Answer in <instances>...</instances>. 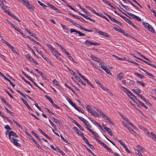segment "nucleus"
I'll use <instances>...</instances> for the list:
<instances>
[{
    "label": "nucleus",
    "mask_w": 156,
    "mask_h": 156,
    "mask_svg": "<svg viewBox=\"0 0 156 156\" xmlns=\"http://www.w3.org/2000/svg\"><path fill=\"white\" fill-rule=\"evenodd\" d=\"M46 46L51 50L54 55L59 60H61L62 58L59 56H60L61 55L57 51L55 48L52 47L50 44H46Z\"/></svg>",
    "instance_id": "1"
},
{
    "label": "nucleus",
    "mask_w": 156,
    "mask_h": 156,
    "mask_svg": "<svg viewBox=\"0 0 156 156\" xmlns=\"http://www.w3.org/2000/svg\"><path fill=\"white\" fill-rule=\"evenodd\" d=\"M85 43L86 45L87 46L89 47L91 45H100L97 42H93L89 40H86Z\"/></svg>",
    "instance_id": "2"
},
{
    "label": "nucleus",
    "mask_w": 156,
    "mask_h": 156,
    "mask_svg": "<svg viewBox=\"0 0 156 156\" xmlns=\"http://www.w3.org/2000/svg\"><path fill=\"white\" fill-rule=\"evenodd\" d=\"M102 127L104 129L105 131L107 132L108 134L111 136H112V133L110 129L106 127L105 125L104 124L102 125Z\"/></svg>",
    "instance_id": "3"
},
{
    "label": "nucleus",
    "mask_w": 156,
    "mask_h": 156,
    "mask_svg": "<svg viewBox=\"0 0 156 156\" xmlns=\"http://www.w3.org/2000/svg\"><path fill=\"white\" fill-rule=\"evenodd\" d=\"M70 32L71 33H73V32L76 33H78L79 34V35L80 36H82L85 35V34L83 33L80 32V31H78L73 29H71L70 30Z\"/></svg>",
    "instance_id": "4"
},
{
    "label": "nucleus",
    "mask_w": 156,
    "mask_h": 156,
    "mask_svg": "<svg viewBox=\"0 0 156 156\" xmlns=\"http://www.w3.org/2000/svg\"><path fill=\"white\" fill-rule=\"evenodd\" d=\"M12 136H15L18 137V136L17 135L16 133L14 132L11 131H10L9 134V139L11 140L12 139Z\"/></svg>",
    "instance_id": "5"
},
{
    "label": "nucleus",
    "mask_w": 156,
    "mask_h": 156,
    "mask_svg": "<svg viewBox=\"0 0 156 156\" xmlns=\"http://www.w3.org/2000/svg\"><path fill=\"white\" fill-rule=\"evenodd\" d=\"M101 67L102 69L104 70L109 75L112 74L110 70L108 68H107L104 65H101Z\"/></svg>",
    "instance_id": "6"
},
{
    "label": "nucleus",
    "mask_w": 156,
    "mask_h": 156,
    "mask_svg": "<svg viewBox=\"0 0 156 156\" xmlns=\"http://www.w3.org/2000/svg\"><path fill=\"white\" fill-rule=\"evenodd\" d=\"M26 57L31 62H33L34 63H35L36 64H38V63L37 62L35 61L33 58H32V57L30 56V55L28 54L26 55Z\"/></svg>",
    "instance_id": "7"
},
{
    "label": "nucleus",
    "mask_w": 156,
    "mask_h": 156,
    "mask_svg": "<svg viewBox=\"0 0 156 156\" xmlns=\"http://www.w3.org/2000/svg\"><path fill=\"white\" fill-rule=\"evenodd\" d=\"M106 15L108 16L109 18L112 21L114 22L115 23L117 24L118 25H122L121 23H120L119 21L116 20L114 18L106 14Z\"/></svg>",
    "instance_id": "8"
},
{
    "label": "nucleus",
    "mask_w": 156,
    "mask_h": 156,
    "mask_svg": "<svg viewBox=\"0 0 156 156\" xmlns=\"http://www.w3.org/2000/svg\"><path fill=\"white\" fill-rule=\"evenodd\" d=\"M12 137V139L10 140V141L13 143L14 144L17 146H20L21 144L19 143H18L17 141H18L16 139H14Z\"/></svg>",
    "instance_id": "9"
},
{
    "label": "nucleus",
    "mask_w": 156,
    "mask_h": 156,
    "mask_svg": "<svg viewBox=\"0 0 156 156\" xmlns=\"http://www.w3.org/2000/svg\"><path fill=\"white\" fill-rule=\"evenodd\" d=\"M101 116L105 120H108L109 123L111 124H112V122L111 120L105 114L103 113L101 115Z\"/></svg>",
    "instance_id": "10"
},
{
    "label": "nucleus",
    "mask_w": 156,
    "mask_h": 156,
    "mask_svg": "<svg viewBox=\"0 0 156 156\" xmlns=\"http://www.w3.org/2000/svg\"><path fill=\"white\" fill-rule=\"evenodd\" d=\"M38 130L43 135H44L46 138L49 140H52V138L49 137L45 133H44L41 129L40 128L38 129Z\"/></svg>",
    "instance_id": "11"
},
{
    "label": "nucleus",
    "mask_w": 156,
    "mask_h": 156,
    "mask_svg": "<svg viewBox=\"0 0 156 156\" xmlns=\"http://www.w3.org/2000/svg\"><path fill=\"white\" fill-rule=\"evenodd\" d=\"M26 7L30 10L33 11L34 10V7L31 4L27 3V5L26 6Z\"/></svg>",
    "instance_id": "12"
},
{
    "label": "nucleus",
    "mask_w": 156,
    "mask_h": 156,
    "mask_svg": "<svg viewBox=\"0 0 156 156\" xmlns=\"http://www.w3.org/2000/svg\"><path fill=\"white\" fill-rule=\"evenodd\" d=\"M21 100L22 101L23 104L26 105V106L27 107V108L29 110H32V109L29 105L28 104L27 102L23 98L21 99Z\"/></svg>",
    "instance_id": "13"
},
{
    "label": "nucleus",
    "mask_w": 156,
    "mask_h": 156,
    "mask_svg": "<svg viewBox=\"0 0 156 156\" xmlns=\"http://www.w3.org/2000/svg\"><path fill=\"white\" fill-rule=\"evenodd\" d=\"M120 16L122 18H123L124 20L126 21L127 23H129L130 25L131 24H133V23L131 21L129 20V19L126 18L124 16Z\"/></svg>",
    "instance_id": "14"
},
{
    "label": "nucleus",
    "mask_w": 156,
    "mask_h": 156,
    "mask_svg": "<svg viewBox=\"0 0 156 156\" xmlns=\"http://www.w3.org/2000/svg\"><path fill=\"white\" fill-rule=\"evenodd\" d=\"M84 123L85 124L86 127L87 129L88 130V129H90V128L92 127L91 125H90V123L87 120H86Z\"/></svg>",
    "instance_id": "15"
},
{
    "label": "nucleus",
    "mask_w": 156,
    "mask_h": 156,
    "mask_svg": "<svg viewBox=\"0 0 156 156\" xmlns=\"http://www.w3.org/2000/svg\"><path fill=\"white\" fill-rule=\"evenodd\" d=\"M89 112L92 115L94 116L97 117L98 116V113L95 112V110H93V109L90 111Z\"/></svg>",
    "instance_id": "16"
},
{
    "label": "nucleus",
    "mask_w": 156,
    "mask_h": 156,
    "mask_svg": "<svg viewBox=\"0 0 156 156\" xmlns=\"http://www.w3.org/2000/svg\"><path fill=\"white\" fill-rule=\"evenodd\" d=\"M99 34L101 35L106 37L107 38H109L110 37V36L106 33L104 32L101 31V32H99Z\"/></svg>",
    "instance_id": "17"
},
{
    "label": "nucleus",
    "mask_w": 156,
    "mask_h": 156,
    "mask_svg": "<svg viewBox=\"0 0 156 156\" xmlns=\"http://www.w3.org/2000/svg\"><path fill=\"white\" fill-rule=\"evenodd\" d=\"M147 29L149 31H151L154 33H155V31L154 30L153 27L152 26L149 24V25L148 26Z\"/></svg>",
    "instance_id": "18"
},
{
    "label": "nucleus",
    "mask_w": 156,
    "mask_h": 156,
    "mask_svg": "<svg viewBox=\"0 0 156 156\" xmlns=\"http://www.w3.org/2000/svg\"><path fill=\"white\" fill-rule=\"evenodd\" d=\"M132 91L134 93L138 94L139 93H141V90L139 89H134L132 90Z\"/></svg>",
    "instance_id": "19"
},
{
    "label": "nucleus",
    "mask_w": 156,
    "mask_h": 156,
    "mask_svg": "<svg viewBox=\"0 0 156 156\" xmlns=\"http://www.w3.org/2000/svg\"><path fill=\"white\" fill-rule=\"evenodd\" d=\"M129 131L131 133L133 134L135 136H138L137 133L134 130H133V129L132 128H131L130 129H129Z\"/></svg>",
    "instance_id": "20"
},
{
    "label": "nucleus",
    "mask_w": 156,
    "mask_h": 156,
    "mask_svg": "<svg viewBox=\"0 0 156 156\" xmlns=\"http://www.w3.org/2000/svg\"><path fill=\"white\" fill-rule=\"evenodd\" d=\"M55 151L58 152L60 153L62 155H64L65 154V153L59 148L57 147L55 149Z\"/></svg>",
    "instance_id": "21"
},
{
    "label": "nucleus",
    "mask_w": 156,
    "mask_h": 156,
    "mask_svg": "<svg viewBox=\"0 0 156 156\" xmlns=\"http://www.w3.org/2000/svg\"><path fill=\"white\" fill-rule=\"evenodd\" d=\"M149 136L151 137L154 140H156V135L153 132H152L150 134Z\"/></svg>",
    "instance_id": "22"
},
{
    "label": "nucleus",
    "mask_w": 156,
    "mask_h": 156,
    "mask_svg": "<svg viewBox=\"0 0 156 156\" xmlns=\"http://www.w3.org/2000/svg\"><path fill=\"white\" fill-rule=\"evenodd\" d=\"M74 130L76 131L77 132V133L78 135H82V133L81 131L76 127H74L73 128Z\"/></svg>",
    "instance_id": "23"
},
{
    "label": "nucleus",
    "mask_w": 156,
    "mask_h": 156,
    "mask_svg": "<svg viewBox=\"0 0 156 156\" xmlns=\"http://www.w3.org/2000/svg\"><path fill=\"white\" fill-rule=\"evenodd\" d=\"M120 86L123 88V89L124 90V91L126 93H129V90L127 88H126L125 87H124L123 86H122L121 85H120Z\"/></svg>",
    "instance_id": "24"
},
{
    "label": "nucleus",
    "mask_w": 156,
    "mask_h": 156,
    "mask_svg": "<svg viewBox=\"0 0 156 156\" xmlns=\"http://www.w3.org/2000/svg\"><path fill=\"white\" fill-rule=\"evenodd\" d=\"M37 2L41 6H42L45 9H46V8L47 7V6L45 5L43 3H41L40 1H38Z\"/></svg>",
    "instance_id": "25"
},
{
    "label": "nucleus",
    "mask_w": 156,
    "mask_h": 156,
    "mask_svg": "<svg viewBox=\"0 0 156 156\" xmlns=\"http://www.w3.org/2000/svg\"><path fill=\"white\" fill-rule=\"evenodd\" d=\"M127 14L132 18L135 19L136 15L129 12H127Z\"/></svg>",
    "instance_id": "26"
},
{
    "label": "nucleus",
    "mask_w": 156,
    "mask_h": 156,
    "mask_svg": "<svg viewBox=\"0 0 156 156\" xmlns=\"http://www.w3.org/2000/svg\"><path fill=\"white\" fill-rule=\"evenodd\" d=\"M117 78L119 80H121L123 78V74L122 73H120L117 75Z\"/></svg>",
    "instance_id": "27"
},
{
    "label": "nucleus",
    "mask_w": 156,
    "mask_h": 156,
    "mask_svg": "<svg viewBox=\"0 0 156 156\" xmlns=\"http://www.w3.org/2000/svg\"><path fill=\"white\" fill-rule=\"evenodd\" d=\"M39 54L42 56V58L44 59L45 60H46V61H49V59L48 58L46 57L43 55V54L41 51L39 53Z\"/></svg>",
    "instance_id": "28"
},
{
    "label": "nucleus",
    "mask_w": 156,
    "mask_h": 156,
    "mask_svg": "<svg viewBox=\"0 0 156 156\" xmlns=\"http://www.w3.org/2000/svg\"><path fill=\"white\" fill-rule=\"evenodd\" d=\"M4 79L7 80L8 82H9L10 83V84L13 87H14L15 86V84H13V83L12 82H11V81L9 79H8V78H7L6 77H5Z\"/></svg>",
    "instance_id": "29"
},
{
    "label": "nucleus",
    "mask_w": 156,
    "mask_h": 156,
    "mask_svg": "<svg viewBox=\"0 0 156 156\" xmlns=\"http://www.w3.org/2000/svg\"><path fill=\"white\" fill-rule=\"evenodd\" d=\"M88 130L94 136H97V133L96 132L94 131L91 129H88Z\"/></svg>",
    "instance_id": "30"
},
{
    "label": "nucleus",
    "mask_w": 156,
    "mask_h": 156,
    "mask_svg": "<svg viewBox=\"0 0 156 156\" xmlns=\"http://www.w3.org/2000/svg\"><path fill=\"white\" fill-rule=\"evenodd\" d=\"M11 17H12L13 18L15 19L18 22H20V20L17 17H16L15 16L12 14H11L10 15Z\"/></svg>",
    "instance_id": "31"
},
{
    "label": "nucleus",
    "mask_w": 156,
    "mask_h": 156,
    "mask_svg": "<svg viewBox=\"0 0 156 156\" xmlns=\"http://www.w3.org/2000/svg\"><path fill=\"white\" fill-rule=\"evenodd\" d=\"M76 109L79 112H81L82 113H84V111L83 109L81 108H76Z\"/></svg>",
    "instance_id": "32"
},
{
    "label": "nucleus",
    "mask_w": 156,
    "mask_h": 156,
    "mask_svg": "<svg viewBox=\"0 0 156 156\" xmlns=\"http://www.w3.org/2000/svg\"><path fill=\"white\" fill-rule=\"evenodd\" d=\"M60 137L61 138L62 140L65 142L67 144H69V142L66 140V139L64 138L63 136L62 135H60Z\"/></svg>",
    "instance_id": "33"
},
{
    "label": "nucleus",
    "mask_w": 156,
    "mask_h": 156,
    "mask_svg": "<svg viewBox=\"0 0 156 156\" xmlns=\"http://www.w3.org/2000/svg\"><path fill=\"white\" fill-rule=\"evenodd\" d=\"M82 139H83V140L86 143V144H87V143H88V140L85 137L84 135H82Z\"/></svg>",
    "instance_id": "34"
},
{
    "label": "nucleus",
    "mask_w": 156,
    "mask_h": 156,
    "mask_svg": "<svg viewBox=\"0 0 156 156\" xmlns=\"http://www.w3.org/2000/svg\"><path fill=\"white\" fill-rule=\"evenodd\" d=\"M135 74L138 77L140 78H143L144 77V76L143 75L140 74L138 73H135Z\"/></svg>",
    "instance_id": "35"
},
{
    "label": "nucleus",
    "mask_w": 156,
    "mask_h": 156,
    "mask_svg": "<svg viewBox=\"0 0 156 156\" xmlns=\"http://www.w3.org/2000/svg\"><path fill=\"white\" fill-rule=\"evenodd\" d=\"M16 91L18 93H19L20 95L22 96L25 99H26V97L25 95L24 94H23L21 91H20L19 90H17Z\"/></svg>",
    "instance_id": "36"
},
{
    "label": "nucleus",
    "mask_w": 156,
    "mask_h": 156,
    "mask_svg": "<svg viewBox=\"0 0 156 156\" xmlns=\"http://www.w3.org/2000/svg\"><path fill=\"white\" fill-rule=\"evenodd\" d=\"M86 109L87 111L89 112L92 109V108H91L90 106V105H87L86 107Z\"/></svg>",
    "instance_id": "37"
},
{
    "label": "nucleus",
    "mask_w": 156,
    "mask_h": 156,
    "mask_svg": "<svg viewBox=\"0 0 156 156\" xmlns=\"http://www.w3.org/2000/svg\"><path fill=\"white\" fill-rule=\"evenodd\" d=\"M51 103V104H52V105H53V106L55 108H58V109H59V107L57 105H56L54 103V102H53V101H52Z\"/></svg>",
    "instance_id": "38"
},
{
    "label": "nucleus",
    "mask_w": 156,
    "mask_h": 156,
    "mask_svg": "<svg viewBox=\"0 0 156 156\" xmlns=\"http://www.w3.org/2000/svg\"><path fill=\"white\" fill-rule=\"evenodd\" d=\"M143 24L144 27L146 29L147 28L148 26L149 25V24L148 23H145L144 22H143Z\"/></svg>",
    "instance_id": "39"
},
{
    "label": "nucleus",
    "mask_w": 156,
    "mask_h": 156,
    "mask_svg": "<svg viewBox=\"0 0 156 156\" xmlns=\"http://www.w3.org/2000/svg\"><path fill=\"white\" fill-rule=\"evenodd\" d=\"M34 143L35 144H36V145L37 147V148L38 149H41V148L40 147V145L37 143V141L36 140L34 141Z\"/></svg>",
    "instance_id": "40"
},
{
    "label": "nucleus",
    "mask_w": 156,
    "mask_h": 156,
    "mask_svg": "<svg viewBox=\"0 0 156 156\" xmlns=\"http://www.w3.org/2000/svg\"><path fill=\"white\" fill-rule=\"evenodd\" d=\"M49 122H50L51 125L52 127H53L54 128L56 129V126L51 121V120L50 119L49 120Z\"/></svg>",
    "instance_id": "41"
},
{
    "label": "nucleus",
    "mask_w": 156,
    "mask_h": 156,
    "mask_svg": "<svg viewBox=\"0 0 156 156\" xmlns=\"http://www.w3.org/2000/svg\"><path fill=\"white\" fill-rule=\"evenodd\" d=\"M91 58H92V59L97 62V61H98V60H99V59L98 58L93 56H91Z\"/></svg>",
    "instance_id": "42"
},
{
    "label": "nucleus",
    "mask_w": 156,
    "mask_h": 156,
    "mask_svg": "<svg viewBox=\"0 0 156 156\" xmlns=\"http://www.w3.org/2000/svg\"><path fill=\"white\" fill-rule=\"evenodd\" d=\"M29 3V1L27 0H23L22 3L26 6L27 5V3Z\"/></svg>",
    "instance_id": "43"
},
{
    "label": "nucleus",
    "mask_w": 156,
    "mask_h": 156,
    "mask_svg": "<svg viewBox=\"0 0 156 156\" xmlns=\"http://www.w3.org/2000/svg\"><path fill=\"white\" fill-rule=\"evenodd\" d=\"M68 69L69 70V71L71 73L72 75H73L74 76H76V75H75L76 73L73 70H71L69 68H68Z\"/></svg>",
    "instance_id": "44"
},
{
    "label": "nucleus",
    "mask_w": 156,
    "mask_h": 156,
    "mask_svg": "<svg viewBox=\"0 0 156 156\" xmlns=\"http://www.w3.org/2000/svg\"><path fill=\"white\" fill-rule=\"evenodd\" d=\"M136 83H137L139 84L143 87H144L145 86V84L144 83L141 82L138 80L137 81Z\"/></svg>",
    "instance_id": "45"
},
{
    "label": "nucleus",
    "mask_w": 156,
    "mask_h": 156,
    "mask_svg": "<svg viewBox=\"0 0 156 156\" xmlns=\"http://www.w3.org/2000/svg\"><path fill=\"white\" fill-rule=\"evenodd\" d=\"M137 148L139 149V150L140 151H143V150L144 149V148L141 146L140 145H137Z\"/></svg>",
    "instance_id": "46"
},
{
    "label": "nucleus",
    "mask_w": 156,
    "mask_h": 156,
    "mask_svg": "<svg viewBox=\"0 0 156 156\" xmlns=\"http://www.w3.org/2000/svg\"><path fill=\"white\" fill-rule=\"evenodd\" d=\"M78 118L82 121L83 123L86 121V120L83 118V117L80 116H78Z\"/></svg>",
    "instance_id": "47"
},
{
    "label": "nucleus",
    "mask_w": 156,
    "mask_h": 156,
    "mask_svg": "<svg viewBox=\"0 0 156 156\" xmlns=\"http://www.w3.org/2000/svg\"><path fill=\"white\" fill-rule=\"evenodd\" d=\"M60 25L63 29L66 30H68V28H67V27L66 26L63 25L62 23H61Z\"/></svg>",
    "instance_id": "48"
},
{
    "label": "nucleus",
    "mask_w": 156,
    "mask_h": 156,
    "mask_svg": "<svg viewBox=\"0 0 156 156\" xmlns=\"http://www.w3.org/2000/svg\"><path fill=\"white\" fill-rule=\"evenodd\" d=\"M118 142L123 147L126 146V145L123 143L122 140H118Z\"/></svg>",
    "instance_id": "49"
},
{
    "label": "nucleus",
    "mask_w": 156,
    "mask_h": 156,
    "mask_svg": "<svg viewBox=\"0 0 156 156\" xmlns=\"http://www.w3.org/2000/svg\"><path fill=\"white\" fill-rule=\"evenodd\" d=\"M114 57H115V58H116L117 59H118V60H123V59L122 58H120L119 57L116 55H112Z\"/></svg>",
    "instance_id": "50"
},
{
    "label": "nucleus",
    "mask_w": 156,
    "mask_h": 156,
    "mask_svg": "<svg viewBox=\"0 0 156 156\" xmlns=\"http://www.w3.org/2000/svg\"><path fill=\"white\" fill-rule=\"evenodd\" d=\"M128 2L131 4L137 10H138V8L135 5H134L130 1H129V0H127Z\"/></svg>",
    "instance_id": "51"
},
{
    "label": "nucleus",
    "mask_w": 156,
    "mask_h": 156,
    "mask_svg": "<svg viewBox=\"0 0 156 156\" xmlns=\"http://www.w3.org/2000/svg\"><path fill=\"white\" fill-rule=\"evenodd\" d=\"M113 29L114 30L118 32H119L121 30L120 27H114Z\"/></svg>",
    "instance_id": "52"
},
{
    "label": "nucleus",
    "mask_w": 156,
    "mask_h": 156,
    "mask_svg": "<svg viewBox=\"0 0 156 156\" xmlns=\"http://www.w3.org/2000/svg\"><path fill=\"white\" fill-rule=\"evenodd\" d=\"M71 105L75 109L76 108H78V107H77L76 105L73 102H71Z\"/></svg>",
    "instance_id": "53"
},
{
    "label": "nucleus",
    "mask_w": 156,
    "mask_h": 156,
    "mask_svg": "<svg viewBox=\"0 0 156 156\" xmlns=\"http://www.w3.org/2000/svg\"><path fill=\"white\" fill-rule=\"evenodd\" d=\"M53 120L56 123H59V121L55 118L53 117Z\"/></svg>",
    "instance_id": "54"
},
{
    "label": "nucleus",
    "mask_w": 156,
    "mask_h": 156,
    "mask_svg": "<svg viewBox=\"0 0 156 156\" xmlns=\"http://www.w3.org/2000/svg\"><path fill=\"white\" fill-rule=\"evenodd\" d=\"M45 97L46 98L48 99V100L51 102L52 100L51 98L48 95H46Z\"/></svg>",
    "instance_id": "55"
},
{
    "label": "nucleus",
    "mask_w": 156,
    "mask_h": 156,
    "mask_svg": "<svg viewBox=\"0 0 156 156\" xmlns=\"http://www.w3.org/2000/svg\"><path fill=\"white\" fill-rule=\"evenodd\" d=\"M48 5L50 8H51L53 10H54V9L56 8L53 5L50 4H48Z\"/></svg>",
    "instance_id": "56"
},
{
    "label": "nucleus",
    "mask_w": 156,
    "mask_h": 156,
    "mask_svg": "<svg viewBox=\"0 0 156 156\" xmlns=\"http://www.w3.org/2000/svg\"><path fill=\"white\" fill-rule=\"evenodd\" d=\"M25 77L30 80L31 81L33 82V80L30 76H29L27 75H25Z\"/></svg>",
    "instance_id": "57"
},
{
    "label": "nucleus",
    "mask_w": 156,
    "mask_h": 156,
    "mask_svg": "<svg viewBox=\"0 0 156 156\" xmlns=\"http://www.w3.org/2000/svg\"><path fill=\"white\" fill-rule=\"evenodd\" d=\"M120 4L123 7H124L125 9H126V10H129V8L126 6V5H123L121 3H120Z\"/></svg>",
    "instance_id": "58"
},
{
    "label": "nucleus",
    "mask_w": 156,
    "mask_h": 156,
    "mask_svg": "<svg viewBox=\"0 0 156 156\" xmlns=\"http://www.w3.org/2000/svg\"><path fill=\"white\" fill-rule=\"evenodd\" d=\"M97 62L99 63V65L101 67V65H104L103 64V62L102 61H101V60L100 59H99V60H98V61H97Z\"/></svg>",
    "instance_id": "59"
},
{
    "label": "nucleus",
    "mask_w": 156,
    "mask_h": 156,
    "mask_svg": "<svg viewBox=\"0 0 156 156\" xmlns=\"http://www.w3.org/2000/svg\"><path fill=\"white\" fill-rule=\"evenodd\" d=\"M106 4L108 5L110 7H112V8H114V9H115V8L113 7V6H112V5H111L109 3V2L107 1V2H106Z\"/></svg>",
    "instance_id": "60"
},
{
    "label": "nucleus",
    "mask_w": 156,
    "mask_h": 156,
    "mask_svg": "<svg viewBox=\"0 0 156 156\" xmlns=\"http://www.w3.org/2000/svg\"><path fill=\"white\" fill-rule=\"evenodd\" d=\"M10 48V49H11L12 51L14 52H15L16 51V50H15V49L14 48V47L12 46V45H10V47H9Z\"/></svg>",
    "instance_id": "61"
},
{
    "label": "nucleus",
    "mask_w": 156,
    "mask_h": 156,
    "mask_svg": "<svg viewBox=\"0 0 156 156\" xmlns=\"http://www.w3.org/2000/svg\"><path fill=\"white\" fill-rule=\"evenodd\" d=\"M32 133L34 135V136L37 138V139L39 138V136L36 133H34L33 131H32Z\"/></svg>",
    "instance_id": "62"
},
{
    "label": "nucleus",
    "mask_w": 156,
    "mask_h": 156,
    "mask_svg": "<svg viewBox=\"0 0 156 156\" xmlns=\"http://www.w3.org/2000/svg\"><path fill=\"white\" fill-rule=\"evenodd\" d=\"M124 148H125V150L128 153H131V152H130V151L129 149L126 146H125Z\"/></svg>",
    "instance_id": "63"
},
{
    "label": "nucleus",
    "mask_w": 156,
    "mask_h": 156,
    "mask_svg": "<svg viewBox=\"0 0 156 156\" xmlns=\"http://www.w3.org/2000/svg\"><path fill=\"white\" fill-rule=\"evenodd\" d=\"M103 90H105L106 89V87L104 86L103 85L101 84V85H100V86Z\"/></svg>",
    "instance_id": "64"
}]
</instances>
